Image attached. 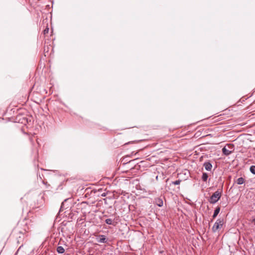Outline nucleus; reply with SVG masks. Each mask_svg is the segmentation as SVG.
I'll return each instance as SVG.
<instances>
[{
  "label": "nucleus",
  "instance_id": "obj_10",
  "mask_svg": "<svg viewBox=\"0 0 255 255\" xmlns=\"http://www.w3.org/2000/svg\"><path fill=\"white\" fill-rule=\"evenodd\" d=\"M245 182V179L243 177H240L237 180V183L241 185Z\"/></svg>",
  "mask_w": 255,
  "mask_h": 255
},
{
  "label": "nucleus",
  "instance_id": "obj_12",
  "mask_svg": "<svg viewBox=\"0 0 255 255\" xmlns=\"http://www.w3.org/2000/svg\"><path fill=\"white\" fill-rule=\"evenodd\" d=\"M250 171L254 174H255V165H252L250 167Z\"/></svg>",
  "mask_w": 255,
  "mask_h": 255
},
{
  "label": "nucleus",
  "instance_id": "obj_9",
  "mask_svg": "<svg viewBox=\"0 0 255 255\" xmlns=\"http://www.w3.org/2000/svg\"><path fill=\"white\" fill-rule=\"evenodd\" d=\"M56 250L59 254H63L65 251L64 249L62 246H58Z\"/></svg>",
  "mask_w": 255,
  "mask_h": 255
},
{
  "label": "nucleus",
  "instance_id": "obj_1",
  "mask_svg": "<svg viewBox=\"0 0 255 255\" xmlns=\"http://www.w3.org/2000/svg\"><path fill=\"white\" fill-rule=\"evenodd\" d=\"M30 221L24 219L19 221L15 228V231L21 235H24L29 231Z\"/></svg>",
  "mask_w": 255,
  "mask_h": 255
},
{
  "label": "nucleus",
  "instance_id": "obj_13",
  "mask_svg": "<svg viewBox=\"0 0 255 255\" xmlns=\"http://www.w3.org/2000/svg\"><path fill=\"white\" fill-rule=\"evenodd\" d=\"M105 222L106 223V224H108V225H112L113 224V220L112 219H107L106 220H105Z\"/></svg>",
  "mask_w": 255,
  "mask_h": 255
},
{
  "label": "nucleus",
  "instance_id": "obj_14",
  "mask_svg": "<svg viewBox=\"0 0 255 255\" xmlns=\"http://www.w3.org/2000/svg\"><path fill=\"white\" fill-rule=\"evenodd\" d=\"M181 181L180 180H176L175 181H173L172 182V183L174 185H179Z\"/></svg>",
  "mask_w": 255,
  "mask_h": 255
},
{
  "label": "nucleus",
  "instance_id": "obj_16",
  "mask_svg": "<svg viewBox=\"0 0 255 255\" xmlns=\"http://www.w3.org/2000/svg\"><path fill=\"white\" fill-rule=\"evenodd\" d=\"M252 223H255V219H253V220H252Z\"/></svg>",
  "mask_w": 255,
  "mask_h": 255
},
{
  "label": "nucleus",
  "instance_id": "obj_6",
  "mask_svg": "<svg viewBox=\"0 0 255 255\" xmlns=\"http://www.w3.org/2000/svg\"><path fill=\"white\" fill-rule=\"evenodd\" d=\"M155 202L156 204L159 207H161L163 206V201L162 199L160 198H156L155 199Z\"/></svg>",
  "mask_w": 255,
  "mask_h": 255
},
{
  "label": "nucleus",
  "instance_id": "obj_11",
  "mask_svg": "<svg viewBox=\"0 0 255 255\" xmlns=\"http://www.w3.org/2000/svg\"><path fill=\"white\" fill-rule=\"evenodd\" d=\"M208 178V174L205 172L203 173L202 176V179L203 180V181L206 182Z\"/></svg>",
  "mask_w": 255,
  "mask_h": 255
},
{
  "label": "nucleus",
  "instance_id": "obj_4",
  "mask_svg": "<svg viewBox=\"0 0 255 255\" xmlns=\"http://www.w3.org/2000/svg\"><path fill=\"white\" fill-rule=\"evenodd\" d=\"M97 240L99 243H106L107 242V239L104 235H99L98 238H97Z\"/></svg>",
  "mask_w": 255,
  "mask_h": 255
},
{
  "label": "nucleus",
  "instance_id": "obj_15",
  "mask_svg": "<svg viewBox=\"0 0 255 255\" xmlns=\"http://www.w3.org/2000/svg\"><path fill=\"white\" fill-rule=\"evenodd\" d=\"M49 32V28L47 26V27L43 30L44 34H47Z\"/></svg>",
  "mask_w": 255,
  "mask_h": 255
},
{
  "label": "nucleus",
  "instance_id": "obj_5",
  "mask_svg": "<svg viewBox=\"0 0 255 255\" xmlns=\"http://www.w3.org/2000/svg\"><path fill=\"white\" fill-rule=\"evenodd\" d=\"M205 169L207 171H211L212 168V165L210 162H205L203 164Z\"/></svg>",
  "mask_w": 255,
  "mask_h": 255
},
{
  "label": "nucleus",
  "instance_id": "obj_7",
  "mask_svg": "<svg viewBox=\"0 0 255 255\" xmlns=\"http://www.w3.org/2000/svg\"><path fill=\"white\" fill-rule=\"evenodd\" d=\"M222 152H223V154L225 155H229L232 152V151L231 150H229V149H228L226 147H224L222 148Z\"/></svg>",
  "mask_w": 255,
  "mask_h": 255
},
{
  "label": "nucleus",
  "instance_id": "obj_17",
  "mask_svg": "<svg viewBox=\"0 0 255 255\" xmlns=\"http://www.w3.org/2000/svg\"><path fill=\"white\" fill-rule=\"evenodd\" d=\"M102 196H105V194H103V195H102Z\"/></svg>",
  "mask_w": 255,
  "mask_h": 255
},
{
  "label": "nucleus",
  "instance_id": "obj_8",
  "mask_svg": "<svg viewBox=\"0 0 255 255\" xmlns=\"http://www.w3.org/2000/svg\"><path fill=\"white\" fill-rule=\"evenodd\" d=\"M220 211V207L218 206L214 211V214L213 215V219H215L217 217L218 214L219 213Z\"/></svg>",
  "mask_w": 255,
  "mask_h": 255
},
{
  "label": "nucleus",
  "instance_id": "obj_3",
  "mask_svg": "<svg viewBox=\"0 0 255 255\" xmlns=\"http://www.w3.org/2000/svg\"><path fill=\"white\" fill-rule=\"evenodd\" d=\"M223 219H218L215 223L213 227H212V231L213 232H217L219 229H221L223 225Z\"/></svg>",
  "mask_w": 255,
  "mask_h": 255
},
{
  "label": "nucleus",
  "instance_id": "obj_2",
  "mask_svg": "<svg viewBox=\"0 0 255 255\" xmlns=\"http://www.w3.org/2000/svg\"><path fill=\"white\" fill-rule=\"evenodd\" d=\"M221 197V191L218 190L211 196L209 202L211 204H215L220 199Z\"/></svg>",
  "mask_w": 255,
  "mask_h": 255
}]
</instances>
